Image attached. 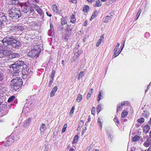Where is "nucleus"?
Returning <instances> with one entry per match:
<instances>
[{
  "label": "nucleus",
  "mask_w": 151,
  "mask_h": 151,
  "mask_svg": "<svg viewBox=\"0 0 151 151\" xmlns=\"http://www.w3.org/2000/svg\"><path fill=\"white\" fill-rule=\"evenodd\" d=\"M26 67V65L24 62L19 60L16 61L14 63L10 65L9 67L10 70L12 71V74L13 76H17L18 75L19 73L20 72L24 66Z\"/></svg>",
  "instance_id": "nucleus-1"
},
{
  "label": "nucleus",
  "mask_w": 151,
  "mask_h": 151,
  "mask_svg": "<svg viewBox=\"0 0 151 151\" xmlns=\"http://www.w3.org/2000/svg\"><path fill=\"white\" fill-rule=\"evenodd\" d=\"M8 12L10 19L13 21L18 19L22 15L20 9L14 7L9 8Z\"/></svg>",
  "instance_id": "nucleus-2"
},
{
  "label": "nucleus",
  "mask_w": 151,
  "mask_h": 151,
  "mask_svg": "<svg viewBox=\"0 0 151 151\" xmlns=\"http://www.w3.org/2000/svg\"><path fill=\"white\" fill-rule=\"evenodd\" d=\"M17 78L13 79L11 81L12 88H13L15 91L20 88L23 84L22 79L18 77H17Z\"/></svg>",
  "instance_id": "nucleus-3"
},
{
  "label": "nucleus",
  "mask_w": 151,
  "mask_h": 151,
  "mask_svg": "<svg viewBox=\"0 0 151 151\" xmlns=\"http://www.w3.org/2000/svg\"><path fill=\"white\" fill-rule=\"evenodd\" d=\"M41 49L37 45H35L28 54V55L31 58H33L37 56V58L41 52Z\"/></svg>",
  "instance_id": "nucleus-4"
},
{
  "label": "nucleus",
  "mask_w": 151,
  "mask_h": 151,
  "mask_svg": "<svg viewBox=\"0 0 151 151\" xmlns=\"http://www.w3.org/2000/svg\"><path fill=\"white\" fill-rule=\"evenodd\" d=\"M14 36L7 35L4 38L1 42L5 46L10 45Z\"/></svg>",
  "instance_id": "nucleus-5"
},
{
  "label": "nucleus",
  "mask_w": 151,
  "mask_h": 151,
  "mask_svg": "<svg viewBox=\"0 0 151 151\" xmlns=\"http://www.w3.org/2000/svg\"><path fill=\"white\" fill-rule=\"evenodd\" d=\"M16 39V37L14 36L10 45L14 48H17L19 47L20 42L19 41L17 40Z\"/></svg>",
  "instance_id": "nucleus-6"
},
{
  "label": "nucleus",
  "mask_w": 151,
  "mask_h": 151,
  "mask_svg": "<svg viewBox=\"0 0 151 151\" xmlns=\"http://www.w3.org/2000/svg\"><path fill=\"white\" fill-rule=\"evenodd\" d=\"M30 5H27L26 3L22 5L21 7L22 11L24 13H27L29 11Z\"/></svg>",
  "instance_id": "nucleus-7"
},
{
  "label": "nucleus",
  "mask_w": 151,
  "mask_h": 151,
  "mask_svg": "<svg viewBox=\"0 0 151 151\" xmlns=\"http://www.w3.org/2000/svg\"><path fill=\"white\" fill-rule=\"evenodd\" d=\"M12 28L13 29H17L18 31H23L24 29V26L18 24H16L14 26H12Z\"/></svg>",
  "instance_id": "nucleus-8"
},
{
  "label": "nucleus",
  "mask_w": 151,
  "mask_h": 151,
  "mask_svg": "<svg viewBox=\"0 0 151 151\" xmlns=\"http://www.w3.org/2000/svg\"><path fill=\"white\" fill-rule=\"evenodd\" d=\"M22 70L20 72H21L23 75H25L28 73L29 70V67L27 65L26 67L24 66L23 68H22Z\"/></svg>",
  "instance_id": "nucleus-9"
},
{
  "label": "nucleus",
  "mask_w": 151,
  "mask_h": 151,
  "mask_svg": "<svg viewBox=\"0 0 151 151\" xmlns=\"http://www.w3.org/2000/svg\"><path fill=\"white\" fill-rule=\"evenodd\" d=\"M49 23L50 24V29L49 30V35L51 36H53L54 35V28L51 21H50Z\"/></svg>",
  "instance_id": "nucleus-10"
},
{
  "label": "nucleus",
  "mask_w": 151,
  "mask_h": 151,
  "mask_svg": "<svg viewBox=\"0 0 151 151\" xmlns=\"http://www.w3.org/2000/svg\"><path fill=\"white\" fill-rule=\"evenodd\" d=\"M143 145L146 147L151 146V138H148L143 143Z\"/></svg>",
  "instance_id": "nucleus-11"
},
{
  "label": "nucleus",
  "mask_w": 151,
  "mask_h": 151,
  "mask_svg": "<svg viewBox=\"0 0 151 151\" xmlns=\"http://www.w3.org/2000/svg\"><path fill=\"white\" fill-rule=\"evenodd\" d=\"M47 128L46 125L44 124H42L40 127V132L41 134H43L44 132L46 131Z\"/></svg>",
  "instance_id": "nucleus-12"
},
{
  "label": "nucleus",
  "mask_w": 151,
  "mask_h": 151,
  "mask_svg": "<svg viewBox=\"0 0 151 151\" xmlns=\"http://www.w3.org/2000/svg\"><path fill=\"white\" fill-rule=\"evenodd\" d=\"M68 21V20L67 17H62V18L61 19V23L63 25L67 24Z\"/></svg>",
  "instance_id": "nucleus-13"
},
{
  "label": "nucleus",
  "mask_w": 151,
  "mask_h": 151,
  "mask_svg": "<svg viewBox=\"0 0 151 151\" xmlns=\"http://www.w3.org/2000/svg\"><path fill=\"white\" fill-rule=\"evenodd\" d=\"M58 87L57 86H55L52 89L50 93V97H52L54 95L57 90Z\"/></svg>",
  "instance_id": "nucleus-14"
},
{
  "label": "nucleus",
  "mask_w": 151,
  "mask_h": 151,
  "mask_svg": "<svg viewBox=\"0 0 151 151\" xmlns=\"http://www.w3.org/2000/svg\"><path fill=\"white\" fill-rule=\"evenodd\" d=\"M19 57V55L18 53H13L9 55V59L12 60L18 58Z\"/></svg>",
  "instance_id": "nucleus-15"
},
{
  "label": "nucleus",
  "mask_w": 151,
  "mask_h": 151,
  "mask_svg": "<svg viewBox=\"0 0 151 151\" xmlns=\"http://www.w3.org/2000/svg\"><path fill=\"white\" fill-rule=\"evenodd\" d=\"M14 140L12 139H9L8 140L6 141L5 143V145L6 146H8L11 145L12 142H13Z\"/></svg>",
  "instance_id": "nucleus-16"
},
{
  "label": "nucleus",
  "mask_w": 151,
  "mask_h": 151,
  "mask_svg": "<svg viewBox=\"0 0 151 151\" xmlns=\"http://www.w3.org/2000/svg\"><path fill=\"white\" fill-rule=\"evenodd\" d=\"M31 122V119L30 118H29L23 124V126L24 127H27Z\"/></svg>",
  "instance_id": "nucleus-17"
},
{
  "label": "nucleus",
  "mask_w": 151,
  "mask_h": 151,
  "mask_svg": "<svg viewBox=\"0 0 151 151\" xmlns=\"http://www.w3.org/2000/svg\"><path fill=\"white\" fill-rule=\"evenodd\" d=\"M10 1L9 3V4H12L15 5H17L19 3V0H10Z\"/></svg>",
  "instance_id": "nucleus-18"
},
{
  "label": "nucleus",
  "mask_w": 151,
  "mask_h": 151,
  "mask_svg": "<svg viewBox=\"0 0 151 151\" xmlns=\"http://www.w3.org/2000/svg\"><path fill=\"white\" fill-rule=\"evenodd\" d=\"M104 39V35H102L101 36L100 39L98 41L96 45V47H98L99 45L101 44V42L103 41V40Z\"/></svg>",
  "instance_id": "nucleus-19"
},
{
  "label": "nucleus",
  "mask_w": 151,
  "mask_h": 151,
  "mask_svg": "<svg viewBox=\"0 0 151 151\" xmlns=\"http://www.w3.org/2000/svg\"><path fill=\"white\" fill-rule=\"evenodd\" d=\"M65 30L66 32H69V33H71V32L72 30V28L70 25H68L66 27Z\"/></svg>",
  "instance_id": "nucleus-20"
},
{
  "label": "nucleus",
  "mask_w": 151,
  "mask_h": 151,
  "mask_svg": "<svg viewBox=\"0 0 151 151\" xmlns=\"http://www.w3.org/2000/svg\"><path fill=\"white\" fill-rule=\"evenodd\" d=\"M74 56L71 59V62H74L76 60V59L78 58V55L76 54V53L74 54Z\"/></svg>",
  "instance_id": "nucleus-21"
},
{
  "label": "nucleus",
  "mask_w": 151,
  "mask_h": 151,
  "mask_svg": "<svg viewBox=\"0 0 151 151\" xmlns=\"http://www.w3.org/2000/svg\"><path fill=\"white\" fill-rule=\"evenodd\" d=\"M76 21V17L73 14H72L70 17V22L72 23H75Z\"/></svg>",
  "instance_id": "nucleus-22"
},
{
  "label": "nucleus",
  "mask_w": 151,
  "mask_h": 151,
  "mask_svg": "<svg viewBox=\"0 0 151 151\" xmlns=\"http://www.w3.org/2000/svg\"><path fill=\"white\" fill-rule=\"evenodd\" d=\"M150 129V127L148 125H146L144 128V131L146 133L148 132Z\"/></svg>",
  "instance_id": "nucleus-23"
},
{
  "label": "nucleus",
  "mask_w": 151,
  "mask_h": 151,
  "mask_svg": "<svg viewBox=\"0 0 151 151\" xmlns=\"http://www.w3.org/2000/svg\"><path fill=\"white\" fill-rule=\"evenodd\" d=\"M3 53H4V57L6 56L7 57L8 56H9L10 55V52L7 50H3Z\"/></svg>",
  "instance_id": "nucleus-24"
},
{
  "label": "nucleus",
  "mask_w": 151,
  "mask_h": 151,
  "mask_svg": "<svg viewBox=\"0 0 151 151\" xmlns=\"http://www.w3.org/2000/svg\"><path fill=\"white\" fill-rule=\"evenodd\" d=\"M140 137L137 135H136L132 139V141L133 142H136L139 140Z\"/></svg>",
  "instance_id": "nucleus-25"
},
{
  "label": "nucleus",
  "mask_w": 151,
  "mask_h": 151,
  "mask_svg": "<svg viewBox=\"0 0 151 151\" xmlns=\"http://www.w3.org/2000/svg\"><path fill=\"white\" fill-rule=\"evenodd\" d=\"M95 6L100 7L102 5V3L99 0H97L96 1V3L94 5Z\"/></svg>",
  "instance_id": "nucleus-26"
},
{
  "label": "nucleus",
  "mask_w": 151,
  "mask_h": 151,
  "mask_svg": "<svg viewBox=\"0 0 151 151\" xmlns=\"http://www.w3.org/2000/svg\"><path fill=\"white\" fill-rule=\"evenodd\" d=\"M71 33H69L66 32L65 35L64 37V39L65 40H68L70 37V36Z\"/></svg>",
  "instance_id": "nucleus-27"
},
{
  "label": "nucleus",
  "mask_w": 151,
  "mask_h": 151,
  "mask_svg": "<svg viewBox=\"0 0 151 151\" xmlns=\"http://www.w3.org/2000/svg\"><path fill=\"white\" fill-rule=\"evenodd\" d=\"M82 96L79 93L78 94L76 100L77 102H79L81 101V100L82 99Z\"/></svg>",
  "instance_id": "nucleus-28"
},
{
  "label": "nucleus",
  "mask_w": 151,
  "mask_h": 151,
  "mask_svg": "<svg viewBox=\"0 0 151 151\" xmlns=\"http://www.w3.org/2000/svg\"><path fill=\"white\" fill-rule=\"evenodd\" d=\"M85 73L84 71H81L80 73L79 74L78 77V79L80 80L81 78H82L84 75Z\"/></svg>",
  "instance_id": "nucleus-29"
},
{
  "label": "nucleus",
  "mask_w": 151,
  "mask_h": 151,
  "mask_svg": "<svg viewBox=\"0 0 151 151\" xmlns=\"http://www.w3.org/2000/svg\"><path fill=\"white\" fill-rule=\"evenodd\" d=\"M128 114V113L126 111H123L122 113L121 114V117L122 118L125 117Z\"/></svg>",
  "instance_id": "nucleus-30"
},
{
  "label": "nucleus",
  "mask_w": 151,
  "mask_h": 151,
  "mask_svg": "<svg viewBox=\"0 0 151 151\" xmlns=\"http://www.w3.org/2000/svg\"><path fill=\"white\" fill-rule=\"evenodd\" d=\"M74 52H75V53H76V54L78 55L79 56L82 53L83 51L81 50V49H80L77 51L76 50L75 51H74Z\"/></svg>",
  "instance_id": "nucleus-31"
},
{
  "label": "nucleus",
  "mask_w": 151,
  "mask_h": 151,
  "mask_svg": "<svg viewBox=\"0 0 151 151\" xmlns=\"http://www.w3.org/2000/svg\"><path fill=\"white\" fill-rule=\"evenodd\" d=\"M101 91H99V93L98 96L97 101L99 102V101L101 99H102V93H101Z\"/></svg>",
  "instance_id": "nucleus-32"
},
{
  "label": "nucleus",
  "mask_w": 151,
  "mask_h": 151,
  "mask_svg": "<svg viewBox=\"0 0 151 151\" xmlns=\"http://www.w3.org/2000/svg\"><path fill=\"white\" fill-rule=\"evenodd\" d=\"M0 16H1L3 21H5L6 20V16L5 15L4 13L2 12L0 13Z\"/></svg>",
  "instance_id": "nucleus-33"
},
{
  "label": "nucleus",
  "mask_w": 151,
  "mask_h": 151,
  "mask_svg": "<svg viewBox=\"0 0 151 151\" xmlns=\"http://www.w3.org/2000/svg\"><path fill=\"white\" fill-rule=\"evenodd\" d=\"M137 121L140 124H142L144 122V119L143 117H142L138 119Z\"/></svg>",
  "instance_id": "nucleus-34"
},
{
  "label": "nucleus",
  "mask_w": 151,
  "mask_h": 151,
  "mask_svg": "<svg viewBox=\"0 0 151 151\" xmlns=\"http://www.w3.org/2000/svg\"><path fill=\"white\" fill-rule=\"evenodd\" d=\"M78 135H76L74 138L73 141V143H76L78 141Z\"/></svg>",
  "instance_id": "nucleus-35"
},
{
  "label": "nucleus",
  "mask_w": 151,
  "mask_h": 151,
  "mask_svg": "<svg viewBox=\"0 0 151 151\" xmlns=\"http://www.w3.org/2000/svg\"><path fill=\"white\" fill-rule=\"evenodd\" d=\"M35 8L34 6H32L31 4H30V7L29 9V13H31L34 12Z\"/></svg>",
  "instance_id": "nucleus-36"
},
{
  "label": "nucleus",
  "mask_w": 151,
  "mask_h": 151,
  "mask_svg": "<svg viewBox=\"0 0 151 151\" xmlns=\"http://www.w3.org/2000/svg\"><path fill=\"white\" fill-rule=\"evenodd\" d=\"M52 10L54 12H55L56 13L58 12L57 6L55 4H53L52 5Z\"/></svg>",
  "instance_id": "nucleus-37"
},
{
  "label": "nucleus",
  "mask_w": 151,
  "mask_h": 151,
  "mask_svg": "<svg viewBox=\"0 0 151 151\" xmlns=\"http://www.w3.org/2000/svg\"><path fill=\"white\" fill-rule=\"evenodd\" d=\"M111 18L112 17L110 15H108L105 18L104 22H107L110 20Z\"/></svg>",
  "instance_id": "nucleus-38"
},
{
  "label": "nucleus",
  "mask_w": 151,
  "mask_h": 151,
  "mask_svg": "<svg viewBox=\"0 0 151 151\" xmlns=\"http://www.w3.org/2000/svg\"><path fill=\"white\" fill-rule=\"evenodd\" d=\"M92 91L93 89L91 88L90 89V91H89L87 96L86 98L87 99H88L90 98V97L91 96V94L92 93Z\"/></svg>",
  "instance_id": "nucleus-39"
},
{
  "label": "nucleus",
  "mask_w": 151,
  "mask_h": 151,
  "mask_svg": "<svg viewBox=\"0 0 151 151\" xmlns=\"http://www.w3.org/2000/svg\"><path fill=\"white\" fill-rule=\"evenodd\" d=\"M102 105L101 104H99L97 106L96 109H97V111L98 113H99L101 111V109Z\"/></svg>",
  "instance_id": "nucleus-40"
},
{
  "label": "nucleus",
  "mask_w": 151,
  "mask_h": 151,
  "mask_svg": "<svg viewBox=\"0 0 151 151\" xmlns=\"http://www.w3.org/2000/svg\"><path fill=\"white\" fill-rule=\"evenodd\" d=\"M15 96H12L8 99V102L9 103L11 102L15 99Z\"/></svg>",
  "instance_id": "nucleus-41"
},
{
  "label": "nucleus",
  "mask_w": 151,
  "mask_h": 151,
  "mask_svg": "<svg viewBox=\"0 0 151 151\" xmlns=\"http://www.w3.org/2000/svg\"><path fill=\"white\" fill-rule=\"evenodd\" d=\"M89 7V6L87 5H85L83 7V11L85 12H86L88 10Z\"/></svg>",
  "instance_id": "nucleus-42"
},
{
  "label": "nucleus",
  "mask_w": 151,
  "mask_h": 151,
  "mask_svg": "<svg viewBox=\"0 0 151 151\" xmlns=\"http://www.w3.org/2000/svg\"><path fill=\"white\" fill-rule=\"evenodd\" d=\"M98 123H100V124L99 125V127H100L101 129V128H102V122L101 121V119L99 118L98 119Z\"/></svg>",
  "instance_id": "nucleus-43"
},
{
  "label": "nucleus",
  "mask_w": 151,
  "mask_h": 151,
  "mask_svg": "<svg viewBox=\"0 0 151 151\" xmlns=\"http://www.w3.org/2000/svg\"><path fill=\"white\" fill-rule=\"evenodd\" d=\"M120 45V44L119 43H118L117 44V45L116 46L114 50V52H116L117 50L118 49V48L119 47V46Z\"/></svg>",
  "instance_id": "nucleus-44"
},
{
  "label": "nucleus",
  "mask_w": 151,
  "mask_h": 151,
  "mask_svg": "<svg viewBox=\"0 0 151 151\" xmlns=\"http://www.w3.org/2000/svg\"><path fill=\"white\" fill-rule=\"evenodd\" d=\"M55 73V70L54 69H53L52 71L51 75V79H53Z\"/></svg>",
  "instance_id": "nucleus-45"
},
{
  "label": "nucleus",
  "mask_w": 151,
  "mask_h": 151,
  "mask_svg": "<svg viewBox=\"0 0 151 151\" xmlns=\"http://www.w3.org/2000/svg\"><path fill=\"white\" fill-rule=\"evenodd\" d=\"M83 124H84V123H83V121L82 120L81 121L79 122V125H78V127H80V128H81L82 127V126H83Z\"/></svg>",
  "instance_id": "nucleus-46"
},
{
  "label": "nucleus",
  "mask_w": 151,
  "mask_h": 151,
  "mask_svg": "<svg viewBox=\"0 0 151 151\" xmlns=\"http://www.w3.org/2000/svg\"><path fill=\"white\" fill-rule=\"evenodd\" d=\"M33 6H34L35 9L37 11L38 10H39V9H40V8L39 6L35 4H33Z\"/></svg>",
  "instance_id": "nucleus-47"
},
{
  "label": "nucleus",
  "mask_w": 151,
  "mask_h": 151,
  "mask_svg": "<svg viewBox=\"0 0 151 151\" xmlns=\"http://www.w3.org/2000/svg\"><path fill=\"white\" fill-rule=\"evenodd\" d=\"M67 124H65L64 125L63 128L62 129V133H63L65 131L66 129L67 128Z\"/></svg>",
  "instance_id": "nucleus-48"
},
{
  "label": "nucleus",
  "mask_w": 151,
  "mask_h": 151,
  "mask_svg": "<svg viewBox=\"0 0 151 151\" xmlns=\"http://www.w3.org/2000/svg\"><path fill=\"white\" fill-rule=\"evenodd\" d=\"M4 78V76L3 74L0 71V81L3 80Z\"/></svg>",
  "instance_id": "nucleus-49"
},
{
  "label": "nucleus",
  "mask_w": 151,
  "mask_h": 151,
  "mask_svg": "<svg viewBox=\"0 0 151 151\" xmlns=\"http://www.w3.org/2000/svg\"><path fill=\"white\" fill-rule=\"evenodd\" d=\"M81 49V48H80V45H79L78 44H77L76 45V46L75 48H74V51H75V50H78L80 49Z\"/></svg>",
  "instance_id": "nucleus-50"
},
{
  "label": "nucleus",
  "mask_w": 151,
  "mask_h": 151,
  "mask_svg": "<svg viewBox=\"0 0 151 151\" xmlns=\"http://www.w3.org/2000/svg\"><path fill=\"white\" fill-rule=\"evenodd\" d=\"M4 57V53H3V50H0V58Z\"/></svg>",
  "instance_id": "nucleus-51"
},
{
  "label": "nucleus",
  "mask_w": 151,
  "mask_h": 151,
  "mask_svg": "<svg viewBox=\"0 0 151 151\" xmlns=\"http://www.w3.org/2000/svg\"><path fill=\"white\" fill-rule=\"evenodd\" d=\"M75 109L74 106H73L71 108V110L70 112V115H71V114H72L74 112V110Z\"/></svg>",
  "instance_id": "nucleus-52"
},
{
  "label": "nucleus",
  "mask_w": 151,
  "mask_h": 151,
  "mask_svg": "<svg viewBox=\"0 0 151 151\" xmlns=\"http://www.w3.org/2000/svg\"><path fill=\"white\" fill-rule=\"evenodd\" d=\"M114 120L118 124H119V121L117 117H115L114 119Z\"/></svg>",
  "instance_id": "nucleus-53"
},
{
  "label": "nucleus",
  "mask_w": 151,
  "mask_h": 151,
  "mask_svg": "<svg viewBox=\"0 0 151 151\" xmlns=\"http://www.w3.org/2000/svg\"><path fill=\"white\" fill-rule=\"evenodd\" d=\"M37 12L40 15H42V11L41 8L37 11Z\"/></svg>",
  "instance_id": "nucleus-54"
},
{
  "label": "nucleus",
  "mask_w": 151,
  "mask_h": 151,
  "mask_svg": "<svg viewBox=\"0 0 151 151\" xmlns=\"http://www.w3.org/2000/svg\"><path fill=\"white\" fill-rule=\"evenodd\" d=\"M122 50H121L120 51H119V52H114V55H115V56L114 57V58H115L116 57H117V56H118L119 54L121 53Z\"/></svg>",
  "instance_id": "nucleus-55"
},
{
  "label": "nucleus",
  "mask_w": 151,
  "mask_h": 151,
  "mask_svg": "<svg viewBox=\"0 0 151 151\" xmlns=\"http://www.w3.org/2000/svg\"><path fill=\"white\" fill-rule=\"evenodd\" d=\"M141 13V10L140 9H139L138 11V12H137V19L138 18V17H139V15H140V14Z\"/></svg>",
  "instance_id": "nucleus-56"
},
{
  "label": "nucleus",
  "mask_w": 151,
  "mask_h": 151,
  "mask_svg": "<svg viewBox=\"0 0 151 151\" xmlns=\"http://www.w3.org/2000/svg\"><path fill=\"white\" fill-rule=\"evenodd\" d=\"M97 11H95L94 13L93 14L92 16V18L93 17L94 18L97 15Z\"/></svg>",
  "instance_id": "nucleus-57"
},
{
  "label": "nucleus",
  "mask_w": 151,
  "mask_h": 151,
  "mask_svg": "<svg viewBox=\"0 0 151 151\" xmlns=\"http://www.w3.org/2000/svg\"><path fill=\"white\" fill-rule=\"evenodd\" d=\"M53 79H51V80H50V82H49V84L48 85V86L49 87H50L51 86V85L52 84V83L53 82Z\"/></svg>",
  "instance_id": "nucleus-58"
},
{
  "label": "nucleus",
  "mask_w": 151,
  "mask_h": 151,
  "mask_svg": "<svg viewBox=\"0 0 151 151\" xmlns=\"http://www.w3.org/2000/svg\"><path fill=\"white\" fill-rule=\"evenodd\" d=\"M129 104V102L128 101H125L123 103V102H122L121 103V105L122 106H123V105H124L125 104Z\"/></svg>",
  "instance_id": "nucleus-59"
},
{
  "label": "nucleus",
  "mask_w": 151,
  "mask_h": 151,
  "mask_svg": "<svg viewBox=\"0 0 151 151\" xmlns=\"http://www.w3.org/2000/svg\"><path fill=\"white\" fill-rule=\"evenodd\" d=\"M70 2H71L73 3L76 4L77 2L76 0H69Z\"/></svg>",
  "instance_id": "nucleus-60"
},
{
  "label": "nucleus",
  "mask_w": 151,
  "mask_h": 151,
  "mask_svg": "<svg viewBox=\"0 0 151 151\" xmlns=\"http://www.w3.org/2000/svg\"><path fill=\"white\" fill-rule=\"evenodd\" d=\"M95 110V108L93 107L92 108V111H91V113H92V114H93V115H94V114H95V111H94Z\"/></svg>",
  "instance_id": "nucleus-61"
},
{
  "label": "nucleus",
  "mask_w": 151,
  "mask_h": 151,
  "mask_svg": "<svg viewBox=\"0 0 151 151\" xmlns=\"http://www.w3.org/2000/svg\"><path fill=\"white\" fill-rule=\"evenodd\" d=\"M121 106L120 104H118L117 105V112H118L119 111V109H120Z\"/></svg>",
  "instance_id": "nucleus-62"
},
{
  "label": "nucleus",
  "mask_w": 151,
  "mask_h": 151,
  "mask_svg": "<svg viewBox=\"0 0 151 151\" xmlns=\"http://www.w3.org/2000/svg\"><path fill=\"white\" fill-rule=\"evenodd\" d=\"M87 21H85L83 24V26H86L87 25Z\"/></svg>",
  "instance_id": "nucleus-63"
},
{
  "label": "nucleus",
  "mask_w": 151,
  "mask_h": 151,
  "mask_svg": "<svg viewBox=\"0 0 151 151\" xmlns=\"http://www.w3.org/2000/svg\"><path fill=\"white\" fill-rule=\"evenodd\" d=\"M144 151H151V146H150L147 149L145 150Z\"/></svg>",
  "instance_id": "nucleus-64"
}]
</instances>
